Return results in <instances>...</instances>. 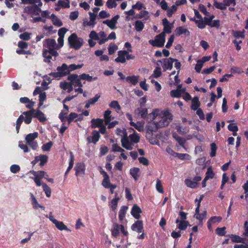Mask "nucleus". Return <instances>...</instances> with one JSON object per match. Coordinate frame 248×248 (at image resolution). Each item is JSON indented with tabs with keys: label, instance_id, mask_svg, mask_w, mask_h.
<instances>
[{
	"label": "nucleus",
	"instance_id": "nucleus-54",
	"mask_svg": "<svg viewBox=\"0 0 248 248\" xmlns=\"http://www.w3.org/2000/svg\"><path fill=\"white\" fill-rule=\"evenodd\" d=\"M206 24L207 25L210 26L211 27H216L217 28H219L220 27V21L218 19L212 20L210 22H208Z\"/></svg>",
	"mask_w": 248,
	"mask_h": 248
},
{
	"label": "nucleus",
	"instance_id": "nucleus-37",
	"mask_svg": "<svg viewBox=\"0 0 248 248\" xmlns=\"http://www.w3.org/2000/svg\"><path fill=\"white\" fill-rule=\"evenodd\" d=\"M50 18L52 20L53 24L57 26L60 27L62 25V22L57 17H56L54 14H52L50 16Z\"/></svg>",
	"mask_w": 248,
	"mask_h": 248
},
{
	"label": "nucleus",
	"instance_id": "nucleus-29",
	"mask_svg": "<svg viewBox=\"0 0 248 248\" xmlns=\"http://www.w3.org/2000/svg\"><path fill=\"white\" fill-rule=\"evenodd\" d=\"M119 199V198L118 197L117 193H116L115 198L111 201L109 203V206L113 211H115L118 205V202Z\"/></svg>",
	"mask_w": 248,
	"mask_h": 248
},
{
	"label": "nucleus",
	"instance_id": "nucleus-22",
	"mask_svg": "<svg viewBox=\"0 0 248 248\" xmlns=\"http://www.w3.org/2000/svg\"><path fill=\"white\" fill-rule=\"evenodd\" d=\"M158 128H159L157 126V123L155 120H154V121L149 123L147 125V129L148 131L155 132L157 131Z\"/></svg>",
	"mask_w": 248,
	"mask_h": 248
},
{
	"label": "nucleus",
	"instance_id": "nucleus-14",
	"mask_svg": "<svg viewBox=\"0 0 248 248\" xmlns=\"http://www.w3.org/2000/svg\"><path fill=\"white\" fill-rule=\"evenodd\" d=\"M30 195L32 208L34 210H37L38 208H41L42 210H45V207L39 203L35 196L31 193H30Z\"/></svg>",
	"mask_w": 248,
	"mask_h": 248
},
{
	"label": "nucleus",
	"instance_id": "nucleus-9",
	"mask_svg": "<svg viewBox=\"0 0 248 248\" xmlns=\"http://www.w3.org/2000/svg\"><path fill=\"white\" fill-rule=\"evenodd\" d=\"M68 79L70 81V84H71L72 87L73 86L79 87L82 86L80 76H79L76 74L70 75L68 77Z\"/></svg>",
	"mask_w": 248,
	"mask_h": 248
},
{
	"label": "nucleus",
	"instance_id": "nucleus-64",
	"mask_svg": "<svg viewBox=\"0 0 248 248\" xmlns=\"http://www.w3.org/2000/svg\"><path fill=\"white\" fill-rule=\"evenodd\" d=\"M10 169L12 173H16L20 170V168L19 165L14 164L11 166Z\"/></svg>",
	"mask_w": 248,
	"mask_h": 248
},
{
	"label": "nucleus",
	"instance_id": "nucleus-63",
	"mask_svg": "<svg viewBox=\"0 0 248 248\" xmlns=\"http://www.w3.org/2000/svg\"><path fill=\"white\" fill-rule=\"evenodd\" d=\"M214 176V173L211 167L208 168L207 172L206 173V176L205 177V179H212Z\"/></svg>",
	"mask_w": 248,
	"mask_h": 248
},
{
	"label": "nucleus",
	"instance_id": "nucleus-30",
	"mask_svg": "<svg viewBox=\"0 0 248 248\" xmlns=\"http://www.w3.org/2000/svg\"><path fill=\"white\" fill-rule=\"evenodd\" d=\"M176 34L178 35L184 34L186 36H188L190 34L189 31L188 30L183 27H179L176 29Z\"/></svg>",
	"mask_w": 248,
	"mask_h": 248
},
{
	"label": "nucleus",
	"instance_id": "nucleus-35",
	"mask_svg": "<svg viewBox=\"0 0 248 248\" xmlns=\"http://www.w3.org/2000/svg\"><path fill=\"white\" fill-rule=\"evenodd\" d=\"M57 71L61 73V74L64 73V76L68 75L69 72V70L68 69V65L65 63L62 64L61 66H59L57 68Z\"/></svg>",
	"mask_w": 248,
	"mask_h": 248
},
{
	"label": "nucleus",
	"instance_id": "nucleus-28",
	"mask_svg": "<svg viewBox=\"0 0 248 248\" xmlns=\"http://www.w3.org/2000/svg\"><path fill=\"white\" fill-rule=\"evenodd\" d=\"M23 115L25 116V118L23 119L25 123L27 124H30L31 122L32 117H33L31 109L30 111L23 112Z\"/></svg>",
	"mask_w": 248,
	"mask_h": 248
},
{
	"label": "nucleus",
	"instance_id": "nucleus-26",
	"mask_svg": "<svg viewBox=\"0 0 248 248\" xmlns=\"http://www.w3.org/2000/svg\"><path fill=\"white\" fill-rule=\"evenodd\" d=\"M75 170H76V175H78L80 173L84 174L85 173V167L83 164H77L75 167Z\"/></svg>",
	"mask_w": 248,
	"mask_h": 248
},
{
	"label": "nucleus",
	"instance_id": "nucleus-23",
	"mask_svg": "<svg viewBox=\"0 0 248 248\" xmlns=\"http://www.w3.org/2000/svg\"><path fill=\"white\" fill-rule=\"evenodd\" d=\"M99 39L98 43L99 45L104 44L108 41V38L107 34L104 31H100L99 32Z\"/></svg>",
	"mask_w": 248,
	"mask_h": 248
},
{
	"label": "nucleus",
	"instance_id": "nucleus-1",
	"mask_svg": "<svg viewBox=\"0 0 248 248\" xmlns=\"http://www.w3.org/2000/svg\"><path fill=\"white\" fill-rule=\"evenodd\" d=\"M159 128L167 126L173 119V115L168 109L160 110L156 109L151 113Z\"/></svg>",
	"mask_w": 248,
	"mask_h": 248
},
{
	"label": "nucleus",
	"instance_id": "nucleus-47",
	"mask_svg": "<svg viewBox=\"0 0 248 248\" xmlns=\"http://www.w3.org/2000/svg\"><path fill=\"white\" fill-rule=\"evenodd\" d=\"M231 240L234 243H244V239L236 235H232L230 236Z\"/></svg>",
	"mask_w": 248,
	"mask_h": 248
},
{
	"label": "nucleus",
	"instance_id": "nucleus-18",
	"mask_svg": "<svg viewBox=\"0 0 248 248\" xmlns=\"http://www.w3.org/2000/svg\"><path fill=\"white\" fill-rule=\"evenodd\" d=\"M100 138L99 132L96 130H93L92 132V136L87 138V140L89 143H96Z\"/></svg>",
	"mask_w": 248,
	"mask_h": 248
},
{
	"label": "nucleus",
	"instance_id": "nucleus-20",
	"mask_svg": "<svg viewBox=\"0 0 248 248\" xmlns=\"http://www.w3.org/2000/svg\"><path fill=\"white\" fill-rule=\"evenodd\" d=\"M131 229L134 231H136L138 232H141L143 230L142 221L140 220L137 221L132 225Z\"/></svg>",
	"mask_w": 248,
	"mask_h": 248
},
{
	"label": "nucleus",
	"instance_id": "nucleus-56",
	"mask_svg": "<svg viewBox=\"0 0 248 248\" xmlns=\"http://www.w3.org/2000/svg\"><path fill=\"white\" fill-rule=\"evenodd\" d=\"M232 35L236 38H244V31H232Z\"/></svg>",
	"mask_w": 248,
	"mask_h": 248
},
{
	"label": "nucleus",
	"instance_id": "nucleus-62",
	"mask_svg": "<svg viewBox=\"0 0 248 248\" xmlns=\"http://www.w3.org/2000/svg\"><path fill=\"white\" fill-rule=\"evenodd\" d=\"M173 137L175 139V140L178 141V142L186 150V149L185 148V146H184V144H185V140L182 138H181V137H180L179 136H177L176 134H173Z\"/></svg>",
	"mask_w": 248,
	"mask_h": 248
},
{
	"label": "nucleus",
	"instance_id": "nucleus-4",
	"mask_svg": "<svg viewBox=\"0 0 248 248\" xmlns=\"http://www.w3.org/2000/svg\"><path fill=\"white\" fill-rule=\"evenodd\" d=\"M83 40L78 37L77 35L74 33L68 38V44L70 47L75 49H79L83 45Z\"/></svg>",
	"mask_w": 248,
	"mask_h": 248
},
{
	"label": "nucleus",
	"instance_id": "nucleus-34",
	"mask_svg": "<svg viewBox=\"0 0 248 248\" xmlns=\"http://www.w3.org/2000/svg\"><path fill=\"white\" fill-rule=\"evenodd\" d=\"M140 170L138 168H133L130 169V173L135 180H137L140 176Z\"/></svg>",
	"mask_w": 248,
	"mask_h": 248
},
{
	"label": "nucleus",
	"instance_id": "nucleus-55",
	"mask_svg": "<svg viewBox=\"0 0 248 248\" xmlns=\"http://www.w3.org/2000/svg\"><path fill=\"white\" fill-rule=\"evenodd\" d=\"M170 95L172 97L180 98L181 96V91L179 89L171 90L170 92Z\"/></svg>",
	"mask_w": 248,
	"mask_h": 248
},
{
	"label": "nucleus",
	"instance_id": "nucleus-31",
	"mask_svg": "<svg viewBox=\"0 0 248 248\" xmlns=\"http://www.w3.org/2000/svg\"><path fill=\"white\" fill-rule=\"evenodd\" d=\"M128 208V207L126 206H123L121 207L119 213V218L120 220L122 221L124 219L127 211Z\"/></svg>",
	"mask_w": 248,
	"mask_h": 248
},
{
	"label": "nucleus",
	"instance_id": "nucleus-58",
	"mask_svg": "<svg viewBox=\"0 0 248 248\" xmlns=\"http://www.w3.org/2000/svg\"><path fill=\"white\" fill-rule=\"evenodd\" d=\"M139 17L144 20H148L150 17L149 14L147 11H141L139 14Z\"/></svg>",
	"mask_w": 248,
	"mask_h": 248
},
{
	"label": "nucleus",
	"instance_id": "nucleus-42",
	"mask_svg": "<svg viewBox=\"0 0 248 248\" xmlns=\"http://www.w3.org/2000/svg\"><path fill=\"white\" fill-rule=\"evenodd\" d=\"M57 5L62 8H68L70 6L69 0H59L57 2Z\"/></svg>",
	"mask_w": 248,
	"mask_h": 248
},
{
	"label": "nucleus",
	"instance_id": "nucleus-49",
	"mask_svg": "<svg viewBox=\"0 0 248 248\" xmlns=\"http://www.w3.org/2000/svg\"><path fill=\"white\" fill-rule=\"evenodd\" d=\"M214 6L217 9L224 10L226 9L225 4L223 2H217V0H214Z\"/></svg>",
	"mask_w": 248,
	"mask_h": 248
},
{
	"label": "nucleus",
	"instance_id": "nucleus-36",
	"mask_svg": "<svg viewBox=\"0 0 248 248\" xmlns=\"http://www.w3.org/2000/svg\"><path fill=\"white\" fill-rule=\"evenodd\" d=\"M200 105V102L199 100V98L197 97H194L192 100V105L191 108L193 110H196L199 108Z\"/></svg>",
	"mask_w": 248,
	"mask_h": 248
},
{
	"label": "nucleus",
	"instance_id": "nucleus-2",
	"mask_svg": "<svg viewBox=\"0 0 248 248\" xmlns=\"http://www.w3.org/2000/svg\"><path fill=\"white\" fill-rule=\"evenodd\" d=\"M140 136L136 133L127 136V135L121 138L122 146L127 150H131L133 149L135 144L139 142Z\"/></svg>",
	"mask_w": 248,
	"mask_h": 248
},
{
	"label": "nucleus",
	"instance_id": "nucleus-39",
	"mask_svg": "<svg viewBox=\"0 0 248 248\" xmlns=\"http://www.w3.org/2000/svg\"><path fill=\"white\" fill-rule=\"evenodd\" d=\"M195 23L197 27L201 29L205 28L207 25L206 22L203 18L199 19H197V20L195 21Z\"/></svg>",
	"mask_w": 248,
	"mask_h": 248
},
{
	"label": "nucleus",
	"instance_id": "nucleus-13",
	"mask_svg": "<svg viewBox=\"0 0 248 248\" xmlns=\"http://www.w3.org/2000/svg\"><path fill=\"white\" fill-rule=\"evenodd\" d=\"M25 11L33 16H38L40 14L41 9L37 5H33L26 7Z\"/></svg>",
	"mask_w": 248,
	"mask_h": 248
},
{
	"label": "nucleus",
	"instance_id": "nucleus-16",
	"mask_svg": "<svg viewBox=\"0 0 248 248\" xmlns=\"http://www.w3.org/2000/svg\"><path fill=\"white\" fill-rule=\"evenodd\" d=\"M31 112L32 116L34 118H37L40 122H44L46 121V119L45 116L44 114L38 109H32Z\"/></svg>",
	"mask_w": 248,
	"mask_h": 248
},
{
	"label": "nucleus",
	"instance_id": "nucleus-21",
	"mask_svg": "<svg viewBox=\"0 0 248 248\" xmlns=\"http://www.w3.org/2000/svg\"><path fill=\"white\" fill-rule=\"evenodd\" d=\"M130 124L131 125L134 126V127L139 132H142L144 131V122L140 121L135 123L131 121Z\"/></svg>",
	"mask_w": 248,
	"mask_h": 248
},
{
	"label": "nucleus",
	"instance_id": "nucleus-17",
	"mask_svg": "<svg viewBox=\"0 0 248 248\" xmlns=\"http://www.w3.org/2000/svg\"><path fill=\"white\" fill-rule=\"evenodd\" d=\"M142 213L141 209L137 204H134L131 211L132 216L135 219H139L140 217V214Z\"/></svg>",
	"mask_w": 248,
	"mask_h": 248
},
{
	"label": "nucleus",
	"instance_id": "nucleus-33",
	"mask_svg": "<svg viewBox=\"0 0 248 248\" xmlns=\"http://www.w3.org/2000/svg\"><path fill=\"white\" fill-rule=\"evenodd\" d=\"M139 76H132L126 77V81L135 85L139 81Z\"/></svg>",
	"mask_w": 248,
	"mask_h": 248
},
{
	"label": "nucleus",
	"instance_id": "nucleus-48",
	"mask_svg": "<svg viewBox=\"0 0 248 248\" xmlns=\"http://www.w3.org/2000/svg\"><path fill=\"white\" fill-rule=\"evenodd\" d=\"M119 228V225L118 224H115L113 225L111 231L112 236L114 237H117L119 235L120 231Z\"/></svg>",
	"mask_w": 248,
	"mask_h": 248
},
{
	"label": "nucleus",
	"instance_id": "nucleus-32",
	"mask_svg": "<svg viewBox=\"0 0 248 248\" xmlns=\"http://www.w3.org/2000/svg\"><path fill=\"white\" fill-rule=\"evenodd\" d=\"M135 113L140 115L142 118H144L148 114V110L146 108H139L135 110Z\"/></svg>",
	"mask_w": 248,
	"mask_h": 248
},
{
	"label": "nucleus",
	"instance_id": "nucleus-40",
	"mask_svg": "<svg viewBox=\"0 0 248 248\" xmlns=\"http://www.w3.org/2000/svg\"><path fill=\"white\" fill-rule=\"evenodd\" d=\"M112 119L113 118L111 116V111L109 110L105 111L104 113V119H103L105 124H108Z\"/></svg>",
	"mask_w": 248,
	"mask_h": 248
},
{
	"label": "nucleus",
	"instance_id": "nucleus-15",
	"mask_svg": "<svg viewBox=\"0 0 248 248\" xmlns=\"http://www.w3.org/2000/svg\"><path fill=\"white\" fill-rule=\"evenodd\" d=\"M200 203H198L197 206L195 210V214L194 215V217H195L197 219L199 220L201 223L203 219L206 218V212L203 211L202 213H200Z\"/></svg>",
	"mask_w": 248,
	"mask_h": 248
},
{
	"label": "nucleus",
	"instance_id": "nucleus-5",
	"mask_svg": "<svg viewBox=\"0 0 248 248\" xmlns=\"http://www.w3.org/2000/svg\"><path fill=\"white\" fill-rule=\"evenodd\" d=\"M89 18H85L83 19L82 25L85 28L93 29L96 24V15L92 12H89Z\"/></svg>",
	"mask_w": 248,
	"mask_h": 248
},
{
	"label": "nucleus",
	"instance_id": "nucleus-51",
	"mask_svg": "<svg viewBox=\"0 0 248 248\" xmlns=\"http://www.w3.org/2000/svg\"><path fill=\"white\" fill-rule=\"evenodd\" d=\"M42 187L43 190L45 192L46 196L48 198L50 197L51 195V190L50 188L45 183L42 184Z\"/></svg>",
	"mask_w": 248,
	"mask_h": 248
},
{
	"label": "nucleus",
	"instance_id": "nucleus-8",
	"mask_svg": "<svg viewBox=\"0 0 248 248\" xmlns=\"http://www.w3.org/2000/svg\"><path fill=\"white\" fill-rule=\"evenodd\" d=\"M173 60L172 59H165L163 60L157 61L156 65L158 66H162L164 71L170 70L173 65Z\"/></svg>",
	"mask_w": 248,
	"mask_h": 248
},
{
	"label": "nucleus",
	"instance_id": "nucleus-25",
	"mask_svg": "<svg viewBox=\"0 0 248 248\" xmlns=\"http://www.w3.org/2000/svg\"><path fill=\"white\" fill-rule=\"evenodd\" d=\"M104 120L102 119H93L91 120L92 128H95L96 127H100L103 125Z\"/></svg>",
	"mask_w": 248,
	"mask_h": 248
},
{
	"label": "nucleus",
	"instance_id": "nucleus-3",
	"mask_svg": "<svg viewBox=\"0 0 248 248\" xmlns=\"http://www.w3.org/2000/svg\"><path fill=\"white\" fill-rule=\"evenodd\" d=\"M45 217L49 219L55 226L56 228L60 231H66L71 232V230L65 225L62 221H59L55 218L52 215V213L50 212L49 215H46Z\"/></svg>",
	"mask_w": 248,
	"mask_h": 248
},
{
	"label": "nucleus",
	"instance_id": "nucleus-43",
	"mask_svg": "<svg viewBox=\"0 0 248 248\" xmlns=\"http://www.w3.org/2000/svg\"><path fill=\"white\" fill-rule=\"evenodd\" d=\"M161 76V70L160 66L157 65L156 68L154 71L153 74L150 77V78L151 79L152 78H158V77Z\"/></svg>",
	"mask_w": 248,
	"mask_h": 248
},
{
	"label": "nucleus",
	"instance_id": "nucleus-53",
	"mask_svg": "<svg viewBox=\"0 0 248 248\" xmlns=\"http://www.w3.org/2000/svg\"><path fill=\"white\" fill-rule=\"evenodd\" d=\"M135 28L137 31H140L144 28V24L142 21L137 20L135 22Z\"/></svg>",
	"mask_w": 248,
	"mask_h": 248
},
{
	"label": "nucleus",
	"instance_id": "nucleus-10",
	"mask_svg": "<svg viewBox=\"0 0 248 248\" xmlns=\"http://www.w3.org/2000/svg\"><path fill=\"white\" fill-rule=\"evenodd\" d=\"M58 55V53L56 51L49 50L48 49H44L43 51V56L45 59L46 62H49L50 60L52 59V57L54 58Z\"/></svg>",
	"mask_w": 248,
	"mask_h": 248
},
{
	"label": "nucleus",
	"instance_id": "nucleus-44",
	"mask_svg": "<svg viewBox=\"0 0 248 248\" xmlns=\"http://www.w3.org/2000/svg\"><path fill=\"white\" fill-rule=\"evenodd\" d=\"M70 160L69 162V166L65 172V176H66L68 172L72 169L73 165H74V156L72 153H70Z\"/></svg>",
	"mask_w": 248,
	"mask_h": 248
},
{
	"label": "nucleus",
	"instance_id": "nucleus-7",
	"mask_svg": "<svg viewBox=\"0 0 248 248\" xmlns=\"http://www.w3.org/2000/svg\"><path fill=\"white\" fill-rule=\"evenodd\" d=\"M165 42V34L164 32H162L157 35L154 40H150L149 43L153 46L158 47H162Z\"/></svg>",
	"mask_w": 248,
	"mask_h": 248
},
{
	"label": "nucleus",
	"instance_id": "nucleus-27",
	"mask_svg": "<svg viewBox=\"0 0 248 248\" xmlns=\"http://www.w3.org/2000/svg\"><path fill=\"white\" fill-rule=\"evenodd\" d=\"M61 88L64 91H67V92L70 93L73 90V87H72L70 83L67 82H62L60 85Z\"/></svg>",
	"mask_w": 248,
	"mask_h": 248
},
{
	"label": "nucleus",
	"instance_id": "nucleus-59",
	"mask_svg": "<svg viewBox=\"0 0 248 248\" xmlns=\"http://www.w3.org/2000/svg\"><path fill=\"white\" fill-rule=\"evenodd\" d=\"M117 5V3L115 0H108L106 2V6L110 9L115 8Z\"/></svg>",
	"mask_w": 248,
	"mask_h": 248
},
{
	"label": "nucleus",
	"instance_id": "nucleus-11",
	"mask_svg": "<svg viewBox=\"0 0 248 248\" xmlns=\"http://www.w3.org/2000/svg\"><path fill=\"white\" fill-rule=\"evenodd\" d=\"M44 48L48 49L51 51H55L56 49H59V46L56 44V42L55 40L47 39L44 44Z\"/></svg>",
	"mask_w": 248,
	"mask_h": 248
},
{
	"label": "nucleus",
	"instance_id": "nucleus-6",
	"mask_svg": "<svg viewBox=\"0 0 248 248\" xmlns=\"http://www.w3.org/2000/svg\"><path fill=\"white\" fill-rule=\"evenodd\" d=\"M38 136L37 132L28 134L25 138L27 143L33 150H36L38 147L37 142L35 140Z\"/></svg>",
	"mask_w": 248,
	"mask_h": 248
},
{
	"label": "nucleus",
	"instance_id": "nucleus-52",
	"mask_svg": "<svg viewBox=\"0 0 248 248\" xmlns=\"http://www.w3.org/2000/svg\"><path fill=\"white\" fill-rule=\"evenodd\" d=\"M155 188H156V190L158 192H159L160 193H163L164 192L163 186H162L161 181L158 179H156Z\"/></svg>",
	"mask_w": 248,
	"mask_h": 248
},
{
	"label": "nucleus",
	"instance_id": "nucleus-24",
	"mask_svg": "<svg viewBox=\"0 0 248 248\" xmlns=\"http://www.w3.org/2000/svg\"><path fill=\"white\" fill-rule=\"evenodd\" d=\"M31 172L35 178H37L38 179H42L43 178H45L46 179V177L47 176V175L46 174V172H45L44 171H31Z\"/></svg>",
	"mask_w": 248,
	"mask_h": 248
},
{
	"label": "nucleus",
	"instance_id": "nucleus-60",
	"mask_svg": "<svg viewBox=\"0 0 248 248\" xmlns=\"http://www.w3.org/2000/svg\"><path fill=\"white\" fill-rule=\"evenodd\" d=\"M116 133L117 135L121 136L122 138L127 135L126 131L124 128H117L116 131Z\"/></svg>",
	"mask_w": 248,
	"mask_h": 248
},
{
	"label": "nucleus",
	"instance_id": "nucleus-38",
	"mask_svg": "<svg viewBox=\"0 0 248 248\" xmlns=\"http://www.w3.org/2000/svg\"><path fill=\"white\" fill-rule=\"evenodd\" d=\"M108 54L111 55L118 49V46L114 43H110L108 48Z\"/></svg>",
	"mask_w": 248,
	"mask_h": 248
},
{
	"label": "nucleus",
	"instance_id": "nucleus-57",
	"mask_svg": "<svg viewBox=\"0 0 248 248\" xmlns=\"http://www.w3.org/2000/svg\"><path fill=\"white\" fill-rule=\"evenodd\" d=\"M83 65V64H72L68 66V69L69 70V72L81 68Z\"/></svg>",
	"mask_w": 248,
	"mask_h": 248
},
{
	"label": "nucleus",
	"instance_id": "nucleus-45",
	"mask_svg": "<svg viewBox=\"0 0 248 248\" xmlns=\"http://www.w3.org/2000/svg\"><path fill=\"white\" fill-rule=\"evenodd\" d=\"M185 184L189 187L195 188L197 187L198 183L195 181H193L189 179H186L185 181Z\"/></svg>",
	"mask_w": 248,
	"mask_h": 248
},
{
	"label": "nucleus",
	"instance_id": "nucleus-50",
	"mask_svg": "<svg viewBox=\"0 0 248 248\" xmlns=\"http://www.w3.org/2000/svg\"><path fill=\"white\" fill-rule=\"evenodd\" d=\"M188 225V222L187 221L181 220L178 225L177 227L181 230H185L186 229Z\"/></svg>",
	"mask_w": 248,
	"mask_h": 248
},
{
	"label": "nucleus",
	"instance_id": "nucleus-19",
	"mask_svg": "<svg viewBox=\"0 0 248 248\" xmlns=\"http://www.w3.org/2000/svg\"><path fill=\"white\" fill-rule=\"evenodd\" d=\"M126 50H120L118 52V57L115 59V61L117 62L124 63L126 62Z\"/></svg>",
	"mask_w": 248,
	"mask_h": 248
},
{
	"label": "nucleus",
	"instance_id": "nucleus-41",
	"mask_svg": "<svg viewBox=\"0 0 248 248\" xmlns=\"http://www.w3.org/2000/svg\"><path fill=\"white\" fill-rule=\"evenodd\" d=\"M109 107L112 108L116 110V111L118 113L119 112L121 108L118 102L115 100L111 102V103L109 104Z\"/></svg>",
	"mask_w": 248,
	"mask_h": 248
},
{
	"label": "nucleus",
	"instance_id": "nucleus-12",
	"mask_svg": "<svg viewBox=\"0 0 248 248\" xmlns=\"http://www.w3.org/2000/svg\"><path fill=\"white\" fill-rule=\"evenodd\" d=\"M119 18V15H116L110 19L105 20L103 23L107 25L111 30H114L116 28L117 20Z\"/></svg>",
	"mask_w": 248,
	"mask_h": 248
},
{
	"label": "nucleus",
	"instance_id": "nucleus-46",
	"mask_svg": "<svg viewBox=\"0 0 248 248\" xmlns=\"http://www.w3.org/2000/svg\"><path fill=\"white\" fill-rule=\"evenodd\" d=\"M174 153L175 157H177L181 160H189L190 159V155L187 154H181L177 153Z\"/></svg>",
	"mask_w": 248,
	"mask_h": 248
},
{
	"label": "nucleus",
	"instance_id": "nucleus-61",
	"mask_svg": "<svg viewBox=\"0 0 248 248\" xmlns=\"http://www.w3.org/2000/svg\"><path fill=\"white\" fill-rule=\"evenodd\" d=\"M102 185L106 188H109V186L111 185L110 182L109 176L104 178L102 182Z\"/></svg>",
	"mask_w": 248,
	"mask_h": 248
}]
</instances>
